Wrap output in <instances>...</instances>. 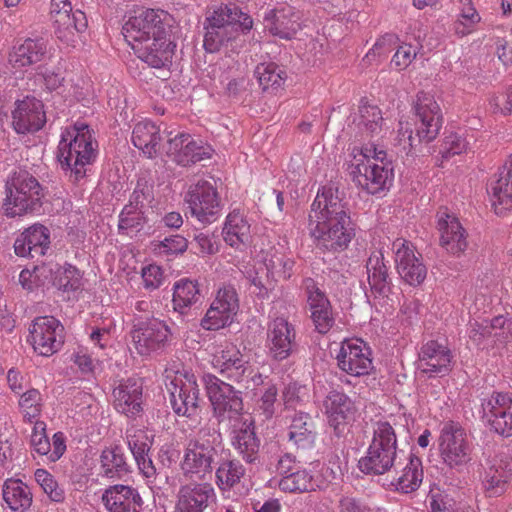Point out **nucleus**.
I'll use <instances>...</instances> for the list:
<instances>
[{"label":"nucleus","mask_w":512,"mask_h":512,"mask_svg":"<svg viewBox=\"0 0 512 512\" xmlns=\"http://www.w3.org/2000/svg\"><path fill=\"white\" fill-rule=\"evenodd\" d=\"M245 474L243 465L235 460L224 461L216 470V483L221 490L238 484Z\"/></svg>","instance_id":"51"},{"label":"nucleus","mask_w":512,"mask_h":512,"mask_svg":"<svg viewBox=\"0 0 512 512\" xmlns=\"http://www.w3.org/2000/svg\"><path fill=\"white\" fill-rule=\"evenodd\" d=\"M97 155L98 143L87 124L77 122L62 130L57 157L61 167L70 171L74 181L85 176L87 166L94 163Z\"/></svg>","instance_id":"2"},{"label":"nucleus","mask_w":512,"mask_h":512,"mask_svg":"<svg viewBox=\"0 0 512 512\" xmlns=\"http://www.w3.org/2000/svg\"><path fill=\"white\" fill-rule=\"evenodd\" d=\"M316 438L314 423L306 413H296L289 427V440L298 448L306 449L313 446Z\"/></svg>","instance_id":"43"},{"label":"nucleus","mask_w":512,"mask_h":512,"mask_svg":"<svg viewBox=\"0 0 512 512\" xmlns=\"http://www.w3.org/2000/svg\"><path fill=\"white\" fill-rule=\"evenodd\" d=\"M52 285L59 290L63 291H76L81 286V274L79 270L71 265L68 266H56L53 269L52 275L48 276Z\"/></svg>","instance_id":"50"},{"label":"nucleus","mask_w":512,"mask_h":512,"mask_svg":"<svg viewBox=\"0 0 512 512\" xmlns=\"http://www.w3.org/2000/svg\"><path fill=\"white\" fill-rule=\"evenodd\" d=\"M231 424L232 445L247 462H254L259 452V440L256 437L253 420L247 415Z\"/></svg>","instance_id":"32"},{"label":"nucleus","mask_w":512,"mask_h":512,"mask_svg":"<svg viewBox=\"0 0 512 512\" xmlns=\"http://www.w3.org/2000/svg\"><path fill=\"white\" fill-rule=\"evenodd\" d=\"M31 446L36 453L45 456L48 461L56 462L66 451V437L64 433L56 432L50 442L46 435L45 422L36 421L31 434Z\"/></svg>","instance_id":"34"},{"label":"nucleus","mask_w":512,"mask_h":512,"mask_svg":"<svg viewBox=\"0 0 512 512\" xmlns=\"http://www.w3.org/2000/svg\"><path fill=\"white\" fill-rule=\"evenodd\" d=\"M451 362V351L444 342L429 340L421 347L419 368L428 376L447 374L451 369Z\"/></svg>","instance_id":"26"},{"label":"nucleus","mask_w":512,"mask_h":512,"mask_svg":"<svg viewBox=\"0 0 512 512\" xmlns=\"http://www.w3.org/2000/svg\"><path fill=\"white\" fill-rule=\"evenodd\" d=\"M266 266L273 277L288 279L292 275L294 261L284 255H274L268 260Z\"/></svg>","instance_id":"61"},{"label":"nucleus","mask_w":512,"mask_h":512,"mask_svg":"<svg viewBox=\"0 0 512 512\" xmlns=\"http://www.w3.org/2000/svg\"><path fill=\"white\" fill-rule=\"evenodd\" d=\"M170 336L171 330L166 322L154 317L137 321L131 331L133 346L140 355H150L163 349Z\"/></svg>","instance_id":"17"},{"label":"nucleus","mask_w":512,"mask_h":512,"mask_svg":"<svg viewBox=\"0 0 512 512\" xmlns=\"http://www.w3.org/2000/svg\"><path fill=\"white\" fill-rule=\"evenodd\" d=\"M240 14V9L229 5H220L213 8V10L206 17L205 27H213L216 29H237L236 19Z\"/></svg>","instance_id":"52"},{"label":"nucleus","mask_w":512,"mask_h":512,"mask_svg":"<svg viewBox=\"0 0 512 512\" xmlns=\"http://www.w3.org/2000/svg\"><path fill=\"white\" fill-rule=\"evenodd\" d=\"M367 275L370 286V295L365 290L368 302L378 312L388 314L394 306L391 296V286L388 277V269L384 263L381 251H373L367 261Z\"/></svg>","instance_id":"13"},{"label":"nucleus","mask_w":512,"mask_h":512,"mask_svg":"<svg viewBox=\"0 0 512 512\" xmlns=\"http://www.w3.org/2000/svg\"><path fill=\"white\" fill-rule=\"evenodd\" d=\"M43 189L38 180L27 172H19L6 184L4 214L15 218L34 213L41 207Z\"/></svg>","instance_id":"5"},{"label":"nucleus","mask_w":512,"mask_h":512,"mask_svg":"<svg viewBox=\"0 0 512 512\" xmlns=\"http://www.w3.org/2000/svg\"><path fill=\"white\" fill-rule=\"evenodd\" d=\"M144 200L145 195L141 190H135L131 194L129 203L124 206L119 215L118 228L122 233L128 234V230L142 226L145 221Z\"/></svg>","instance_id":"41"},{"label":"nucleus","mask_w":512,"mask_h":512,"mask_svg":"<svg viewBox=\"0 0 512 512\" xmlns=\"http://www.w3.org/2000/svg\"><path fill=\"white\" fill-rule=\"evenodd\" d=\"M173 306L174 310L181 314L195 304L200 298L199 285L196 281L186 278L178 280L173 288Z\"/></svg>","instance_id":"45"},{"label":"nucleus","mask_w":512,"mask_h":512,"mask_svg":"<svg viewBox=\"0 0 512 512\" xmlns=\"http://www.w3.org/2000/svg\"><path fill=\"white\" fill-rule=\"evenodd\" d=\"M34 476L37 483L52 501L60 502L63 500V490L58 487L56 480L48 471L37 469Z\"/></svg>","instance_id":"60"},{"label":"nucleus","mask_w":512,"mask_h":512,"mask_svg":"<svg viewBox=\"0 0 512 512\" xmlns=\"http://www.w3.org/2000/svg\"><path fill=\"white\" fill-rule=\"evenodd\" d=\"M460 4L459 14L453 24L454 33L464 37L476 30V25L481 21V16L475 9L472 0H458Z\"/></svg>","instance_id":"49"},{"label":"nucleus","mask_w":512,"mask_h":512,"mask_svg":"<svg viewBox=\"0 0 512 512\" xmlns=\"http://www.w3.org/2000/svg\"><path fill=\"white\" fill-rule=\"evenodd\" d=\"M489 330L490 327L488 320L469 321L468 336L469 339L477 346H486L487 342L491 339Z\"/></svg>","instance_id":"62"},{"label":"nucleus","mask_w":512,"mask_h":512,"mask_svg":"<svg viewBox=\"0 0 512 512\" xmlns=\"http://www.w3.org/2000/svg\"><path fill=\"white\" fill-rule=\"evenodd\" d=\"M190 215L202 224L215 222L221 214L217 189L207 180L191 184L184 197Z\"/></svg>","instance_id":"12"},{"label":"nucleus","mask_w":512,"mask_h":512,"mask_svg":"<svg viewBox=\"0 0 512 512\" xmlns=\"http://www.w3.org/2000/svg\"><path fill=\"white\" fill-rule=\"evenodd\" d=\"M250 224L238 211H232L226 217L223 239L232 248L242 250L250 241Z\"/></svg>","instance_id":"39"},{"label":"nucleus","mask_w":512,"mask_h":512,"mask_svg":"<svg viewBox=\"0 0 512 512\" xmlns=\"http://www.w3.org/2000/svg\"><path fill=\"white\" fill-rule=\"evenodd\" d=\"M221 444V434L216 430L203 428L195 439H191L184 451L181 469L184 476L204 479L211 473L212 464Z\"/></svg>","instance_id":"6"},{"label":"nucleus","mask_w":512,"mask_h":512,"mask_svg":"<svg viewBox=\"0 0 512 512\" xmlns=\"http://www.w3.org/2000/svg\"><path fill=\"white\" fill-rule=\"evenodd\" d=\"M27 341L35 353L50 357L64 344V327L53 316L37 317L30 325Z\"/></svg>","instance_id":"15"},{"label":"nucleus","mask_w":512,"mask_h":512,"mask_svg":"<svg viewBox=\"0 0 512 512\" xmlns=\"http://www.w3.org/2000/svg\"><path fill=\"white\" fill-rule=\"evenodd\" d=\"M213 414L219 423L237 421L248 414L243 413V401L234 387L212 374L204 377Z\"/></svg>","instance_id":"9"},{"label":"nucleus","mask_w":512,"mask_h":512,"mask_svg":"<svg viewBox=\"0 0 512 512\" xmlns=\"http://www.w3.org/2000/svg\"><path fill=\"white\" fill-rule=\"evenodd\" d=\"M374 370L372 350L361 338H354V377L369 375Z\"/></svg>","instance_id":"55"},{"label":"nucleus","mask_w":512,"mask_h":512,"mask_svg":"<svg viewBox=\"0 0 512 512\" xmlns=\"http://www.w3.org/2000/svg\"><path fill=\"white\" fill-rule=\"evenodd\" d=\"M354 122H356L358 133L372 137L381 132L384 118L374 101L363 98L360 100L358 117Z\"/></svg>","instance_id":"40"},{"label":"nucleus","mask_w":512,"mask_h":512,"mask_svg":"<svg viewBox=\"0 0 512 512\" xmlns=\"http://www.w3.org/2000/svg\"><path fill=\"white\" fill-rule=\"evenodd\" d=\"M176 45L168 34L152 38L132 48L139 59L153 68H164L171 64Z\"/></svg>","instance_id":"28"},{"label":"nucleus","mask_w":512,"mask_h":512,"mask_svg":"<svg viewBox=\"0 0 512 512\" xmlns=\"http://www.w3.org/2000/svg\"><path fill=\"white\" fill-rule=\"evenodd\" d=\"M415 132L409 121H399L396 144L404 151H410L417 143L433 141L442 126V113L434 96L428 92H419L413 104Z\"/></svg>","instance_id":"3"},{"label":"nucleus","mask_w":512,"mask_h":512,"mask_svg":"<svg viewBox=\"0 0 512 512\" xmlns=\"http://www.w3.org/2000/svg\"><path fill=\"white\" fill-rule=\"evenodd\" d=\"M488 193L497 215L505 216L512 212V157L507 163L506 174H500L490 183Z\"/></svg>","instance_id":"36"},{"label":"nucleus","mask_w":512,"mask_h":512,"mask_svg":"<svg viewBox=\"0 0 512 512\" xmlns=\"http://www.w3.org/2000/svg\"><path fill=\"white\" fill-rule=\"evenodd\" d=\"M165 385L176 414L186 417L197 414L199 388L194 373L186 369H166Z\"/></svg>","instance_id":"8"},{"label":"nucleus","mask_w":512,"mask_h":512,"mask_svg":"<svg viewBox=\"0 0 512 512\" xmlns=\"http://www.w3.org/2000/svg\"><path fill=\"white\" fill-rule=\"evenodd\" d=\"M114 408L128 417H135L143 411V387L133 379L121 381L113 390Z\"/></svg>","instance_id":"31"},{"label":"nucleus","mask_w":512,"mask_h":512,"mask_svg":"<svg viewBox=\"0 0 512 512\" xmlns=\"http://www.w3.org/2000/svg\"><path fill=\"white\" fill-rule=\"evenodd\" d=\"M255 75L263 90L281 87L286 78L285 72L272 62L257 65Z\"/></svg>","instance_id":"53"},{"label":"nucleus","mask_w":512,"mask_h":512,"mask_svg":"<svg viewBox=\"0 0 512 512\" xmlns=\"http://www.w3.org/2000/svg\"><path fill=\"white\" fill-rule=\"evenodd\" d=\"M49 16L57 39L69 46H75L87 28L86 15L73 10L70 0H51Z\"/></svg>","instance_id":"10"},{"label":"nucleus","mask_w":512,"mask_h":512,"mask_svg":"<svg viewBox=\"0 0 512 512\" xmlns=\"http://www.w3.org/2000/svg\"><path fill=\"white\" fill-rule=\"evenodd\" d=\"M512 481V456L498 453L486 462L481 478L482 489L487 497H500L506 493Z\"/></svg>","instance_id":"20"},{"label":"nucleus","mask_w":512,"mask_h":512,"mask_svg":"<svg viewBox=\"0 0 512 512\" xmlns=\"http://www.w3.org/2000/svg\"><path fill=\"white\" fill-rule=\"evenodd\" d=\"M482 418L497 434L512 436V396L502 393H493L483 399Z\"/></svg>","instance_id":"21"},{"label":"nucleus","mask_w":512,"mask_h":512,"mask_svg":"<svg viewBox=\"0 0 512 512\" xmlns=\"http://www.w3.org/2000/svg\"><path fill=\"white\" fill-rule=\"evenodd\" d=\"M489 323V333L494 345H504L512 341V319L499 315L494 317Z\"/></svg>","instance_id":"57"},{"label":"nucleus","mask_w":512,"mask_h":512,"mask_svg":"<svg viewBox=\"0 0 512 512\" xmlns=\"http://www.w3.org/2000/svg\"><path fill=\"white\" fill-rule=\"evenodd\" d=\"M42 407V395L37 389H30L20 396L19 409L26 421L31 423L39 421Z\"/></svg>","instance_id":"54"},{"label":"nucleus","mask_w":512,"mask_h":512,"mask_svg":"<svg viewBox=\"0 0 512 512\" xmlns=\"http://www.w3.org/2000/svg\"><path fill=\"white\" fill-rule=\"evenodd\" d=\"M265 21L272 35L285 40L292 39L301 29L300 15L291 6L271 11Z\"/></svg>","instance_id":"35"},{"label":"nucleus","mask_w":512,"mask_h":512,"mask_svg":"<svg viewBox=\"0 0 512 512\" xmlns=\"http://www.w3.org/2000/svg\"><path fill=\"white\" fill-rule=\"evenodd\" d=\"M47 43L42 38H27L14 48L9 55V63L14 69H23L44 60Z\"/></svg>","instance_id":"38"},{"label":"nucleus","mask_w":512,"mask_h":512,"mask_svg":"<svg viewBox=\"0 0 512 512\" xmlns=\"http://www.w3.org/2000/svg\"><path fill=\"white\" fill-rule=\"evenodd\" d=\"M216 492L208 482L181 483L176 493L174 512H206L216 503Z\"/></svg>","instance_id":"19"},{"label":"nucleus","mask_w":512,"mask_h":512,"mask_svg":"<svg viewBox=\"0 0 512 512\" xmlns=\"http://www.w3.org/2000/svg\"><path fill=\"white\" fill-rule=\"evenodd\" d=\"M53 267L42 264L35 266L33 270L24 269L19 275V282L22 287L28 291L44 286L48 276L52 275Z\"/></svg>","instance_id":"56"},{"label":"nucleus","mask_w":512,"mask_h":512,"mask_svg":"<svg viewBox=\"0 0 512 512\" xmlns=\"http://www.w3.org/2000/svg\"><path fill=\"white\" fill-rule=\"evenodd\" d=\"M239 311V297L234 286L223 284L215 291L214 298L200 325L207 331H218L229 327Z\"/></svg>","instance_id":"14"},{"label":"nucleus","mask_w":512,"mask_h":512,"mask_svg":"<svg viewBox=\"0 0 512 512\" xmlns=\"http://www.w3.org/2000/svg\"><path fill=\"white\" fill-rule=\"evenodd\" d=\"M108 512H140L143 500L138 490L130 485L115 484L107 487L101 497Z\"/></svg>","instance_id":"29"},{"label":"nucleus","mask_w":512,"mask_h":512,"mask_svg":"<svg viewBox=\"0 0 512 512\" xmlns=\"http://www.w3.org/2000/svg\"><path fill=\"white\" fill-rule=\"evenodd\" d=\"M131 140L147 158H154L161 150L163 151L160 128L149 120L138 122L134 126Z\"/></svg>","instance_id":"37"},{"label":"nucleus","mask_w":512,"mask_h":512,"mask_svg":"<svg viewBox=\"0 0 512 512\" xmlns=\"http://www.w3.org/2000/svg\"><path fill=\"white\" fill-rule=\"evenodd\" d=\"M394 180V165L387 152L375 144L362 146L354 153V183L371 195L390 189Z\"/></svg>","instance_id":"4"},{"label":"nucleus","mask_w":512,"mask_h":512,"mask_svg":"<svg viewBox=\"0 0 512 512\" xmlns=\"http://www.w3.org/2000/svg\"><path fill=\"white\" fill-rule=\"evenodd\" d=\"M12 127L18 134L35 133L46 123V114L42 101L27 96L14 103L11 112Z\"/></svg>","instance_id":"23"},{"label":"nucleus","mask_w":512,"mask_h":512,"mask_svg":"<svg viewBox=\"0 0 512 512\" xmlns=\"http://www.w3.org/2000/svg\"><path fill=\"white\" fill-rule=\"evenodd\" d=\"M350 223L347 203H343L331 189L319 190L309 214L311 237L326 248H347L351 240L348 229Z\"/></svg>","instance_id":"1"},{"label":"nucleus","mask_w":512,"mask_h":512,"mask_svg":"<svg viewBox=\"0 0 512 512\" xmlns=\"http://www.w3.org/2000/svg\"><path fill=\"white\" fill-rule=\"evenodd\" d=\"M489 109L494 114L503 116L512 113V88L506 93H494L488 97Z\"/></svg>","instance_id":"63"},{"label":"nucleus","mask_w":512,"mask_h":512,"mask_svg":"<svg viewBox=\"0 0 512 512\" xmlns=\"http://www.w3.org/2000/svg\"><path fill=\"white\" fill-rule=\"evenodd\" d=\"M188 248V241L181 235L166 237L158 245L159 254L166 256L184 253Z\"/></svg>","instance_id":"64"},{"label":"nucleus","mask_w":512,"mask_h":512,"mask_svg":"<svg viewBox=\"0 0 512 512\" xmlns=\"http://www.w3.org/2000/svg\"><path fill=\"white\" fill-rule=\"evenodd\" d=\"M50 245V232L41 224L25 229L14 242V251L20 257H40L45 255Z\"/></svg>","instance_id":"30"},{"label":"nucleus","mask_w":512,"mask_h":512,"mask_svg":"<svg viewBox=\"0 0 512 512\" xmlns=\"http://www.w3.org/2000/svg\"><path fill=\"white\" fill-rule=\"evenodd\" d=\"M127 443L136 458L149 453L152 440L143 429L130 428L127 430Z\"/></svg>","instance_id":"59"},{"label":"nucleus","mask_w":512,"mask_h":512,"mask_svg":"<svg viewBox=\"0 0 512 512\" xmlns=\"http://www.w3.org/2000/svg\"><path fill=\"white\" fill-rule=\"evenodd\" d=\"M422 480L423 470L421 460L417 457H410L409 462L393 484L397 491L410 493L419 488Z\"/></svg>","instance_id":"47"},{"label":"nucleus","mask_w":512,"mask_h":512,"mask_svg":"<svg viewBox=\"0 0 512 512\" xmlns=\"http://www.w3.org/2000/svg\"><path fill=\"white\" fill-rule=\"evenodd\" d=\"M102 474L110 479L121 478L128 473V465L120 448H106L100 456Z\"/></svg>","instance_id":"48"},{"label":"nucleus","mask_w":512,"mask_h":512,"mask_svg":"<svg viewBox=\"0 0 512 512\" xmlns=\"http://www.w3.org/2000/svg\"><path fill=\"white\" fill-rule=\"evenodd\" d=\"M392 248L401 278L410 285L421 284L426 278L427 268L422 262L421 255L416 254L414 245L403 238H397Z\"/></svg>","instance_id":"22"},{"label":"nucleus","mask_w":512,"mask_h":512,"mask_svg":"<svg viewBox=\"0 0 512 512\" xmlns=\"http://www.w3.org/2000/svg\"><path fill=\"white\" fill-rule=\"evenodd\" d=\"M439 450L444 463L450 468L461 469L471 460L465 432L453 422L444 424L439 437Z\"/></svg>","instance_id":"18"},{"label":"nucleus","mask_w":512,"mask_h":512,"mask_svg":"<svg viewBox=\"0 0 512 512\" xmlns=\"http://www.w3.org/2000/svg\"><path fill=\"white\" fill-rule=\"evenodd\" d=\"M472 139H474L473 135L463 136L458 133L447 135L442 145V156L449 158L466 152L470 149Z\"/></svg>","instance_id":"58"},{"label":"nucleus","mask_w":512,"mask_h":512,"mask_svg":"<svg viewBox=\"0 0 512 512\" xmlns=\"http://www.w3.org/2000/svg\"><path fill=\"white\" fill-rule=\"evenodd\" d=\"M211 363L220 374L236 382L242 381L246 374L251 373L248 361L231 342H225L215 349Z\"/></svg>","instance_id":"25"},{"label":"nucleus","mask_w":512,"mask_h":512,"mask_svg":"<svg viewBox=\"0 0 512 512\" xmlns=\"http://www.w3.org/2000/svg\"><path fill=\"white\" fill-rule=\"evenodd\" d=\"M324 407L330 424L335 430H339L340 426L346 423L350 413V399L341 392L331 391L324 401Z\"/></svg>","instance_id":"44"},{"label":"nucleus","mask_w":512,"mask_h":512,"mask_svg":"<svg viewBox=\"0 0 512 512\" xmlns=\"http://www.w3.org/2000/svg\"><path fill=\"white\" fill-rule=\"evenodd\" d=\"M440 246L450 255L459 257L467 249V233L459 219L447 209L437 213Z\"/></svg>","instance_id":"24"},{"label":"nucleus","mask_w":512,"mask_h":512,"mask_svg":"<svg viewBox=\"0 0 512 512\" xmlns=\"http://www.w3.org/2000/svg\"><path fill=\"white\" fill-rule=\"evenodd\" d=\"M332 471L328 467L321 469L320 475L311 474L308 470H298L284 476L279 482V488L284 492L303 493L323 489L329 483L328 474Z\"/></svg>","instance_id":"33"},{"label":"nucleus","mask_w":512,"mask_h":512,"mask_svg":"<svg viewBox=\"0 0 512 512\" xmlns=\"http://www.w3.org/2000/svg\"><path fill=\"white\" fill-rule=\"evenodd\" d=\"M2 495L7 506L15 512H24L32 504L29 487L19 479H7L2 488Z\"/></svg>","instance_id":"42"},{"label":"nucleus","mask_w":512,"mask_h":512,"mask_svg":"<svg viewBox=\"0 0 512 512\" xmlns=\"http://www.w3.org/2000/svg\"><path fill=\"white\" fill-rule=\"evenodd\" d=\"M295 337V329L286 319H274L267 330V347L270 355L276 360L288 358L293 351Z\"/></svg>","instance_id":"27"},{"label":"nucleus","mask_w":512,"mask_h":512,"mask_svg":"<svg viewBox=\"0 0 512 512\" xmlns=\"http://www.w3.org/2000/svg\"><path fill=\"white\" fill-rule=\"evenodd\" d=\"M168 13L161 9H143L123 26V36L131 48L167 33Z\"/></svg>","instance_id":"11"},{"label":"nucleus","mask_w":512,"mask_h":512,"mask_svg":"<svg viewBox=\"0 0 512 512\" xmlns=\"http://www.w3.org/2000/svg\"><path fill=\"white\" fill-rule=\"evenodd\" d=\"M205 30L203 46L207 52L215 53L223 47L230 48V50L237 48L238 29L205 27Z\"/></svg>","instance_id":"46"},{"label":"nucleus","mask_w":512,"mask_h":512,"mask_svg":"<svg viewBox=\"0 0 512 512\" xmlns=\"http://www.w3.org/2000/svg\"><path fill=\"white\" fill-rule=\"evenodd\" d=\"M396 449L397 439L393 427L388 422L377 423L367 454L358 461L360 471L366 474L387 472L394 464Z\"/></svg>","instance_id":"7"},{"label":"nucleus","mask_w":512,"mask_h":512,"mask_svg":"<svg viewBox=\"0 0 512 512\" xmlns=\"http://www.w3.org/2000/svg\"><path fill=\"white\" fill-rule=\"evenodd\" d=\"M166 137L163 152L181 166H190L209 159L212 155L213 150L209 145L196 140L188 133L178 132L173 135V132H169Z\"/></svg>","instance_id":"16"}]
</instances>
